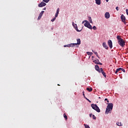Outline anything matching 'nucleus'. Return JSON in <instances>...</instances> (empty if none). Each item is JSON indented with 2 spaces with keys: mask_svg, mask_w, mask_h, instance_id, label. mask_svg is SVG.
<instances>
[{
  "mask_svg": "<svg viewBox=\"0 0 128 128\" xmlns=\"http://www.w3.org/2000/svg\"><path fill=\"white\" fill-rule=\"evenodd\" d=\"M117 39H118V44H119V45L120 46L124 47V46H126V42H124V40L121 38V36H118Z\"/></svg>",
  "mask_w": 128,
  "mask_h": 128,
  "instance_id": "nucleus-1",
  "label": "nucleus"
},
{
  "mask_svg": "<svg viewBox=\"0 0 128 128\" xmlns=\"http://www.w3.org/2000/svg\"><path fill=\"white\" fill-rule=\"evenodd\" d=\"M112 108L113 104L112 103L108 104V106H107L106 110L105 111V114H108L111 113Z\"/></svg>",
  "mask_w": 128,
  "mask_h": 128,
  "instance_id": "nucleus-2",
  "label": "nucleus"
},
{
  "mask_svg": "<svg viewBox=\"0 0 128 128\" xmlns=\"http://www.w3.org/2000/svg\"><path fill=\"white\" fill-rule=\"evenodd\" d=\"M91 107H92L93 110H94L98 112H100V110L99 108V107L96 104H91Z\"/></svg>",
  "mask_w": 128,
  "mask_h": 128,
  "instance_id": "nucleus-3",
  "label": "nucleus"
},
{
  "mask_svg": "<svg viewBox=\"0 0 128 128\" xmlns=\"http://www.w3.org/2000/svg\"><path fill=\"white\" fill-rule=\"evenodd\" d=\"M84 26L88 28L90 30L92 29V25L90 24L88 21H86V22L84 24Z\"/></svg>",
  "mask_w": 128,
  "mask_h": 128,
  "instance_id": "nucleus-4",
  "label": "nucleus"
},
{
  "mask_svg": "<svg viewBox=\"0 0 128 128\" xmlns=\"http://www.w3.org/2000/svg\"><path fill=\"white\" fill-rule=\"evenodd\" d=\"M120 19H122V22L124 23V24H126V18L124 14H122V16H120Z\"/></svg>",
  "mask_w": 128,
  "mask_h": 128,
  "instance_id": "nucleus-5",
  "label": "nucleus"
},
{
  "mask_svg": "<svg viewBox=\"0 0 128 128\" xmlns=\"http://www.w3.org/2000/svg\"><path fill=\"white\" fill-rule=\"evenodd\" d=\"M72 25H73V26H74V28H75L76 30V32H80L82 30V28L81 30H78V27L77 26V24H74V22H72Z\"/></svg>",
  "mask_w": 128,
  "mask_h": 128,
  "instance_id": "nucleus-6",
  "label": "nucleus"
},
{
  "mask_svg": "<svg viewBox=\"0 0 128 128\" xmlns=\"http://www.w3.org/2000/svg\"><path fill=\"white\" fill-rule=\"evenodd\" d=\"M108 46H109L110 48H112V40H108Z\"/></svg>",
  "mask_w": 128,
  "mask_h": 128,
  "instance_id": "nucleus-7",
  "label": "nucleus"
},
{
  "mask_svg": "<svg viewBox=\"0 0 128 128\" xmlns=\"http://www.w3.org/2000/svg\"><path fill=\"white\" fill-rule=\"evenodd\" d=\"M100 73H102V76H104L105 78H106V74L104 72L103 68H100Z\"/></svg>",
  "mask_w": 128,
  "mask_h": 128,
  "instance_id": "nucleus-8",
  "label": "nucleus"
},
{
  "mask_svg": "<svg viewBox=\"0 0 128 128\" xmlns=\"http://www.w3.org/2000/svg\"><path fill=\"white\" fill-rule=\"evenodd\" d=\"M94 62L96 64H100V65H102V63H101L98 60H94Z\"/></svg>",
  "mask_w": 128,
  "mask_h": 128,
  "instance_id": "nucleus-9",
  "label": "nucleus"
},
{
  "mask_svg": "<svg viewBox=\"0 0 128 128\" xmlns=\"http://www.w3.org/2000/svg\"><path fill=\"white\" fill-rule=\"evenodd\" d=\"M104 17L106 18H110V12H106V13H105L104 14Z\"/></svg>",
  "mask_w": 128,
  "mask_h": 128,
  "instance_id": "nucleus-10",
  "label": "nucleus"
},
{
  "mask_svg": "<svg viewBox=\"0 0 128 128\" xmlns=\"http://www.w3.org/2000/svg\"><path fill=\"white\" fill-rule=\"evenodd\" d=\"M95 69L96 71L100 73V67L98 65L95 66Z\"/></svg>",
  "mask_w": 128,
  "mask_h": 128,
  "instance_id": "nucleus-11",
  "label": "nucleus"
},
{
  "mask_svg": "<svg viewBox=\"0 0 128 128\" xmlns=\"http://www.w3.org/2000/svg\"><path fill=\"white\" fill-rule=\"evenodd\" d=\"M46 5V4H45L44 2H41V3L38 4V6L40 7V8H42V6H45Z\"/></svg>",
  "mask_w": 128,
  "mask_h": 128,
  "instance_id": "nucleus-12",
  "label": "nucleus"
},
{
  "mask_svg": "<svg viewBox=\"0 0 128 128\" xmlns=\"http://www.w3.org/2000/svg\"><path fill=\"white\" fill-rule=\"evenodd\" d=\"M102 46H104V48L106 50H108V46H106V44L105 42H104V43H102Z\"/></svg>",
  "mask_w": 128,
  "mask_h": 128,
  "instance_id": "nucleus-13",
  "label": "nucleus"
},
{
  "mask_svg": "<svg viewBox=\"0 0 128 128\" xmlns=\"http://www.w3.org/2000/svg\"><path fill=\"white\" fill-rule=\"evenodd\" d=\"M96 4L100 5L101 4V0H95Z\"/></svg>",
  "mask_w": 128,
  "mask_h": 128,
  "instance_id": "nucleus-14",
  "label": "nucleus"
},
{
  "mask_svg": "<svg viewBox=\"0 0 128 128\" xmlns=\"http://www.w3.org/2000/svg\"><path fill=\"white\" fill-rule=\"evenodd\" d=\"M81 43V41H80V39L78 38L77 39V43H76V45H80Z\"/></svg>",
  "mask_w": 128,
  "mask_h": 128,
  "instance_id": "nucleus-15",
  "label": "nucleus"
},
{
  "mask_svg": "<svg viewBox=\"0 0 128 128\" xmlns=\"http://www.w3.org/2000/svg\"><path fill=\"white\" fill-rule=\"evenodd\" d=\"M76 46H77L76 44H70L68 45V47H74Z\"/></svg>",
  "mask_w": 128,
  "mask_h": 128,
  "instance_id": "nucleus-16",
  "label": "nucleus"
},
{
  "mask_svg": "<svg viewBox=\"0 0 128 128\" xmlns=\"http://www.w3.org/2000/svg\"><path fill=\"white\" fill-rule=\"evenodd\" d=\"M86 90L88 91L89 92H92V88H86Z\"/></svg>",
  "mask_w": 128,
  "mask_h": 128,
  "instance_id": "nucleus-17",
  "label": "nucleus"
},
{
  "mask_svg": "<svg viewBox=\"0 0 128 128\" xmlns=\"http://www.w3.org/2000/svg\"><path fill=\"white\" fill-rule=\"evenodd\" d=\"M86 54H88V56H92V52H86Z\"/></svg>",
  "mask_w": 128,
  "mask_h": 128,
  "instance_id": "nucleus-18",
  "label": "nucleus"
},
{
  "mask_svg": "<svg viewBox=\"0 0 128 128\" xmlns=\"http://www.w3.org/2000/svg\"><path fill=\"white\" fill-rule=\"evenodd\" d=\"M92 52H94V54H96V56L98 58H100L99 56H98V54L97 52H94L93 51V50H92Z\"/></svg>",
  "mask_w": 128,
  "mask_h": 128,
  "instance_id": "nucleus-19",
  "label": "nucleus"
},
{
  "mask_svg": "<svg viewBox=\"0 0 128 128\" xmlns=\"http://www.w3.org/2000/svg\"><path fill=\"white\" fill-rule=\"evenodd\" d=\"M116 124H117L118 126H122L121 122H118L116 123Z\"/></svg>",
  "mask_w": 128,
  "mask_h": 128,
  "instance_id": "nucleus-20",
  "label": "nucleus"
},
{
  "mask_svg": "<svg viewBox=\"0 0 128 128\" xmlns=\"http://www.w3.org/2000/svg\"><path fill=\"white\" fill-rule=\"evenodd\" d=\"M64 118H65L66 120H67L68 116H67L66 114H64Z\"/></svg>",
  "mask_w": 128,
  "mask_h": 128,
  "instance_id": "nucleus-21",
  "label": "nucleus"
},
{
  "mask_svg": "<svg viewBox=\"0 0 128 128\" xmlns=\"http://www.w3.org/2000/svg\"><path fill=\"white\" fill-rule=\"evenodd\" d=\"M44 12V11H42L40 13V14H39V16H42Z\"/></svg>",
  "mask_w": 128,
  "mask_h": 128,
  "instance_id": "nucleus-22",
  "label": "nucleus"
},
{
  "mask_svg": "<svg viewBox=\"0 0 128 128\" xmlns=\"http://www.w3.org/2000/svg\"><path fill=\"white\" fill-rule=\"evenodd\" d=\"M84 127H86V128H90V126L87 124H84Z\"/></svg>",
  "mask_w": 128,
  "mask_h": 128,
  "instance_id": "nucleus-23",
  "label": "nucleus"
},
{
  "mask_svg": "<svg viewBox=\"0 0 128 128\" xmlns=\"http://www.w3.org/2000/svg\"><path fill=\"white\" fill-rule=\"evenodd\" d=\"M89 22H90V24H92V18H89Z\"/></svg>",
  "mask_w": 128,
  "mask_h": 128,
  "instance_id": "nucleus-24",
  "label": "nucleus"
},
{
  "mask_svg": "<svg viewBox=\"0 0 128 128\" xmlns=\"http://www.w3.org/2000/svg\"><path fill=\"white\" fill-rule=\"evenodd\" d=\"M92 118H93V120H96V116L94 114L92 115Z\"/></svg>",
  "mask_w": 128,
  "mask_h": 128,
  "instance_id": "nucleus-25",
  "label": "nucleus"
},
{
  "mask_svg": "<svg viewBox=\"0 0 128 128\" xmlns=\"http://www.w3.org/2000/svg\"><path fill=\"white\" fill-rule=\"evenodd\" d=\"M42 18V16L39 15V16H38V20H40V19Z\"/></svg>",
  "mask_w": 128,
  "mask_h": 128,
  "instance_id": "nucleus-26",
  "label": "nucleus"
},
{
  "mask_svg": "<svg viewBox=\"0 0 128 128\" xmlns=\"http://www.w3.org/2000/svg\"><path fill=\"white\" fill-rule=\"evenodd\" d=\"M92 29L94 30H96V26H94L92 27Z\"/></svg>",
  "mask_w": 128,
  "mask_h": 128,
  "instance_id": "nucleus-27",
  "label": "nucleus"
},
{
  "mask_svg": "<svg viewBox=\"0 0 128 128\" xmlns=\"http://www.w3.org/2000/svg\"><path fill=\"white\" fill-rule=\"evenodd\" d=\"M60 11V8H58L57 9V10H56V13H57V14H59V12Z\"/></svg>",
  "mask_w": 128,
  "mask_h": 128,
  "instance_id": "nucleus-28",
  "label": "nucleus"
},
{
  "mask_svg": "<svg viewBox=\"0 0 128 128\" xmlns=\"http://www.w3.org/2000/svg\"><path fill=\"white\" fill-rule=\"evenodd\" d=\"M122 70V68H117V69L116 70H117V71H118V72H120V70Z\"/></svg>",
  "mask_w": 128,
  "mask_h": 128,
  "instance_id": "nucleus-29",
  "label": "nucleus"
},
{
  "mask_svg": "<svg viewBox=\"0 0 128 128\" xmlns=\"http://www.w3.org/2000/svg\"><path fill=\"white\" fill-rule=\"evenodd\" d=\"M56 20V18L55 17V18H53V19L52 20V22H54V20Z\"/></svg>",
  "mask_w": 128,
  "mask_h": 128,
  "instance_id": "nucleus-30",
  "label": "nucleus"
},
{
  "mask_svg": "<svg viewBox=\"0 0 128 128\" xmlns=\"http://www.w3.org/2000/svg\"><path fill=\"white\" fill-rule=\"evenodd\" d=\"M122 72H126V70H124V68H122L120 70Z\"/></svg>",
  "mask_w": 128,
  "mask_h": 128,
  "instance_id": "nucleus-31",
  "label": "nucleus"
},
{
  "mask_svg": "<svg viewBox=\"0 0 128 128\" xmlns=\"http://www.w3.org/2000/svg\"><path fill=\"white\" fill-rule=\"evenodd\" d=\"M58 14L59 13H56V14H55V18H56L58 16Z\"/></svg>",
  "mask_w": 128,
  "mask_h": 128,
  "instance_id": "nucleus-32",
  "label": "nucleus"
},
{
  "mask_svg": "<svg viewBox=\"0 0 128 128\" xmlns=\"http://www.w3.org/2000/svg\"><path fill=\"white\" fill-rule=\"evenodd\" d=\"M104 101H107V102H108V103L110 102L108 101V99L106 98L104 99Z\"/></svg>",
  "mask_w": 128,
  "mask_h": 128,
  "instance_id": "nucleus-33",
  "label": "nucleus"
},
{
  "mask_svg": "<svg viewBox=\"0 0 128 128\" xmlns=\"http://www.w3.org/2000/svg\"><path fill=\"white\" fill-rule=\"evenodd\" d=\"M116 10H117V11H118L119 10L118 6L116 7Z\"/></svg>",
  "mask_w": 128,
  "mask_h": 128,
  "instance_id": "nucleus-34",
  "label": "nucleus"
},
{
  "mask_svg": "<svg viewBox=\"0 0 128 128\" xmlns=\"http://www.w3.org/2000/svg\"><path fill=\"white\" fill-rule=\"evenodd\" d=\"M126 13L127 16H128V9H126Z\"/></svg>",
  "mask_w": 128,
  "mask_h": 128,
  "instance_id": "nucleus-35",
  "label": "nucleus"
},
{
  "mask_svg": "<svg viewBox=\"0 0 128 128\" xmlns=\"http://www.w3.org/2000/svg\"><path fill=\"white\" fill-rule=\"evenodd\" d=\"M88 22L87 20H84V21H83V22H82V24H84V22Z\"/></svg>",
  "mask_w": 128,
  "mask_h": 128,
  "instance_id": "nucleus-36",
  "label": "nucleus"
},
{
  "mask_svg": "<svg viewBox=\"0 0 128 128\" xmlns=\"http://www.w3.org/2000/svg\"><path fill=\"white\" fill-rule=\"evenodd\" d=\"M118 72H119L118 70H116V71L115 72V74H116Z\"/></svg>",
  "mask_w": 128,
  "mask_h": 128,
  "instance_id": "nucleus-37",
  "label": "nucleus"
},
{
  "mask_svg": "<svg viewBox=\"0 0 128 128\" xmlns=\"http://www.w3.org/2000/svg\"><path fill=\"white\" fill-rule=\"evenodd\" d=\"M90 118H92V114H90Z\"/></svg>",
  "mask_w": 128,
  "mask_h": 128,
  "instance_id": "nucleus-38",
  "label": "nucleus"
},
{
  "mask_svg": "<svg viewBox=\"0 0 128 128\" xmlns=\"http://www.w3.org/2000/svg\"><path fill=\"white\" fill-rule=\"evenodd\" d=\"M87 100H88V102H90V100H88V98H86Z\"/></svg>",
  "mask_w": 128,
  "mask_h": 128,
  "instance_id": "nucleus-39",
  "label": "nucleus"
},
{
  "mask_svg": "<svg viewBox=\"0 0 128 128\" xmlns=\"http://www.w3.org/2000/svg\"><path fill=\"white\" fill-rule=\"evenodd\" d=\"M66 46H68H68H66V45L64 46V47H66Z\"/></svg>",
  "mask_w": 128,
  "mask_h": 128,
  "instance_id": "nucleus-40",
  "label": "nucleus"
},
{
  "mask_svg": "<svg viewBox=\"0 0 128 128\" xmlns=\"http://www.w3.org/2000/svg\"><path fill=\"white\" fill-rule=\"evenodd\" d=\"M46 10V8H44V10Z\"/></svg>",
  "mask_w": 128,
  "mask_h": 128,
  "instance_id": "nucleus-41",
  "label": "nucleus"
},
{
  "mask_svg": "<svg viewBox=\"0 0 128 128\" xmlns=\"http://www.w3.org/2000/svg\"><path fill=\"white\" fill-rule=\"evenodd\" d=\"M83 96H85V94H84V93L83 94Z\"/></svg>",
  "mask_w": 128,
  "mask_h": 128,
  "instance_id": "nucleus-42",
  "label": "nucleus"
},
{
  "mask_svg": "<svg viewBox=\"0 0 128 128\" xmlns=\"http://www.w3.org/2000/svg\"><path fill=\"white\" fill-rule=\"evenodd\" d=\"M58 86H60V84H58Z\"/></svg>",
  "mask_w": 128,
  "mask_h": 128,
  "instance_id": "nucleus-43",
  "label": "nucleus"
},
{
  "mask_svg": "<svg viewBox=\"0 0 128 128\" xmlns=\"http://www.w3.org/2000/svg\"><path fill=\"white\" fill-rule=\"evenodd\" d=\"M100 98H100V97H99V99H100Z\"/></svg>",
  "mask_w": 128,
  "mask_h": 128,
  "instance_id": "nucleus-44",
  "label": "nucleus"
}]
</instances>
